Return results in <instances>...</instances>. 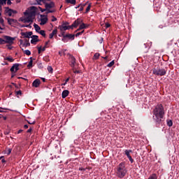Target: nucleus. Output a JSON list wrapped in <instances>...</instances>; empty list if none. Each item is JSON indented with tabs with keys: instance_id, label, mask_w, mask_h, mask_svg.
Masks as SVG:
<instances>
[{
	"instance_id": "nucleus-26",
	"label": "nucleus",
	"mask_w": 179,
	"mask_h": 179,
	"mask_svg": "<svg viewBox=\"0 0 179 179\" xmlns=\"http://www.w3.org/2000/svg\"><path fill=\"white\" fill-rule=\"evenodd\" d=\"M39 34H41V36H42L43 37H45V36H46V35H45V31H44V30H41V31H39Z\"/></svg>"
},
{
	"instance_id": "nucleus-9",
	"label": "nucleus",
	"mask_w": 179,
	"mask_h": 179,
	"mask_svg": "<svg viewBox=\"0 0 179 179\" xmlns=\"http://www.w3.org/2000/svg\"><path fill=\"white\" fill-rule=\"evenodd\" d=\"M31 38H32L31 40V44H36V43H38V41H40L38 36L37 35H33L31 36Z\"/></svg>"
},
{
	"instance_id": "nucleus-43",
	"label": "nucleus",
	"mask_w": 179,
	"mask_h": 179,
	"mask_svg": "<svg viewBox=\"0 0 179 179\" xmlns=\"http://www.w3.org/2000/svg\"><path fill=\"white\" fill-rule=\"evenodd\" d=\"M129 160V162L132 164L134 163V159H132V157L130 155V157H127Z\"/></svg>"
},
{
	"instance_id": "nucleus-47",
	"label": "nucleus",
	"mask_w": 179,
	"mask_h": 179,
	"mask_svg": "<svg viewBox=\"0 0 179 179\" xmlns=\"http://www.w3.org/2000/svg\"><path fill=\"white\" fill-rule=\"evenodd\" d=\"M5 2H6L7 1V5H12V1H10V0H4Z\"/></svg>"
},
{
	"instance_id": "nucleus-29",
	"label": "nucleus",
	"mask_w": 179,
	"mask_h": 179,
	"mask_svg": "<svg viewBox=\"0 0 179 179\" xmlns=\"http://www.w3.org/2000/svg\"><path fill=\"white\" fill-rule=\"evenodd\" d=\"M114 64H115V62L113 60L107 65L108 68H111V66H113Z\"/></svg>"
},
{
	"instance_id": "nucleus-53",
	"label": "nucleus",
	"mask_w": 179,
	"mask_h": 179,
	"mask_svg": "<svg viewBox=\"0 0 179 179\" xmlns=\"http://www.w3.org/2000/svg\"><path fill=\"white\" fill-rule=\"evenodd\" d=\"M80 171H86V169H83V167L79 168Z\"/></svg>"
},
{
	"instance_id": "nucleus-64",
	"label": "nucleus",
	"mask_w": 179,
	"mask_h": 179,
	"mask_svg": "<svg viewBox=\"0 0 179 179\" xmlns=\"http://www.w3.org/2000/svg\"><path fill=\"white\" fill-rule=\"evenodd\" d=\"M12 12H13V13H14V14L17 13V11H16V10H13V9H12Z\"/></svg>"
},
{
	"instance_id": "nucleus-58",
	"label": "nucleus",
	"mask_w": 179,
	"mask_h": 179,
	"mask_svg": "<svg viewBox=\"0 0 179 179\" xmlns=\"http://www.w3.org/2000/svg\"><path fill=\"white\" fill-rule=\"evenodd\" d=\"M50 43V41H48L45 43V47H47L48 44Z\"/></svg>"
},
{
	"instance_id": "nucleus-19",
	"label": "nucleus",
	"mask_w": 179,
	"mask_h": 179,
	"mask_svg": "<svg viewBox=\"0 0 179 179\" xmlns=\"http://www.w3.org/2000/svg\"><path fill=\"white\" fill-rule=\"evenodd\" d=\"M7 20H8V24H12V23H16V22H17V20L12 18H8Z\"/></svg>"
},
{
	"instance_id": "nucleus-37",
	"label": "nucleus",
	"mask_w": 179,
	"mask_h": 179,
	"mask_svg": "<svg viewBox=\"0 0 179 179\" xmlns=\"http://www.w3.org/2000/svg\"><path fill=\"white\" fill-rule=\"evenodd\" d=\"M83 33H85V30H83V31H80V32H78V33L76 34V37H79V36H82Z\"/></svg>"
},
{
	"instance_id": "nucleus-8",
	"label": "nucleus",
	"mask_w": 179,
	"mask_h": 179,
	"mask_svg": "<svg viewBox=\"0 0 179 179\" xmlns=\"http://www.w3.org/2000/svg\"><path fill=\"white\" fill-rule=\"evenodd\" d=\"M42 3L45 4V8L46 9H52V8H55V3L52 1L50 3H45V1L44 2H42Z\"/></svg>"
},
{
	"instance_id": "nucleus-22",
	"label": "nucleus",
	"mask_w": 179,
	"mask_h": 179,
	"mask_svg": "<svg viewBox=\"0 0 179 179\" xmlns=\"http://www.w3.org/2000/svg\"><path fill=\"white\" fill-rule=\"evenodd\" d=\"M62 41H63V43H68V38L65 36V34H62Z\"/></svg>"
},
{
	"instance_id": "nucleus-2",
	"label": "nucleus",
	"mask_w": 179,
	"mask_h": 179,
	"mask_svg": "<svg viewBox=\"0 0 179 179\" xmlns=\"http://www.w3.org/2000/svg\"><path fill=\"white\" fill-rule=\"evenodd\" d=\"M116 174L119 178H124L127 174V168H125V164L121 162L116 169Z\"/></svg>"
},
{
	"instance_id": "nucleus-17",
	"label": "nucleus",
	"mask_w": 179,
	"mask_h": 179,
	"mask_svg": "<svg viewBox=\"0 0 179 179\" xmlns=\"http://www.w3.org/2000/svg\"><path fill=\"white\" fill-rule=\"evenodd\" d=\"M130 153H132V150H125L124 155L127 156V157H131Z\"/></svg>"
},
{
	"instance_id": "nucleus-35",
	"label": "nucleus",
	"mask_w": 179,
	"mask_h": 179,
	"mask_svg": "<svg viewBox=\"0 0 179 179\" xmlns=\"http://www.w3.org/2000/svg\"><path fill=\"white\" fill-rule=\"evenodd\" d=\"M76 22L79 25L83 22V20H82V19H80V18H78L76 20Z\"/></svg>"
},
{
	"instance_id": "nucleus-15",
	"label": "nucleus",
	"mask_w": 179,
	"mask_h": 179,
	"mask_svg": "<svg viewBox=\"0 0 179 179\" xmlns=\"http://www.w3.org/2000/svg\"><path fill=\"white\" fill-rule=\"evenodd\" d=\"M65 37H67L69 40H75V34H67L65 35Z\"/></svg>"
},
{
	"instance_id": "nucleus-4",
	"label": "nucleus",
	"mask_w": 179,
	"mask_h": 179,
	"mask_svg": "<svg viewBox=\"0 0 179 179\" xmlns=\"http://www.w3.org/2000/svg\"><path fill=\"white\" fill-rule=\"evenodd\" d=\"M24 15L25 16H27L24 19V23H33V17H34V12H30V13L24 12Z\"/></svg>"
},
{
	"instance_id": "nucleus-48",
	"label": "nucleus",
	"mask_w": 179,
	"mask_h": 179,
	"mask_svg": "<svg viewBox=\"0 0 179 179\" xmlns=\"http://www.w3.org/2000/svg\"><path fill=\"white\" fill-rule=\"evenodd\" d=\"M3 110H6V108L0 107V113H5Z\"/></svg>"
},
{
	"instance_id": "nucleus-45",
	"label": "nucleus",
	"mask_w": 179,
	"mask_h": 179,
	"mask_svg": "<svg viewBox=\"0 0 179 179\" xmlns=\"http://www.w3.org/2000/svg\"><path fill=\"white\" fill-rule=\"evenodd\" d=\"M111 27V24H110V23H106L105 24L106 29H108V27Z\"/></svg>"
},
{
	"instance_id": "nucleus-59",
	"label": "nucleus",
	"mask_w": 179,
	"mask_h": 179,
	"mask_svg": "<svg viewBox=\"0 0 179 179\" xmlns=\"http://www.w3.org/2000/svg\"><path fill=\"white\" fill-rule=\"evenodd\" d=\"M48 46H44L43 48H41L42 51H45V48H47Z\"/></svg>"
},
{
	"instance_id": "nucleus-3",
	"label": "nucleus",
	"mask_w": 179,
	"mask_h": 179,
	"mask_svg": "<svg viewBox=\"0 0 179 179\" xmlns=\"http://www.w3.org/2000/svg\"><path fill=\"white\" fill-rule=\"evenodd\" d=\"M152 73L157 76H164L167 73V70L157 67L152 69Z\"/></svg>"
},
{
	"instance_id": "nucleus-24",
	"label": "nucleus",
	"mask_w": 179,
	"mask_h": 179,
	"mask_svg": "<svg viewBox=\"0 0 179 179\" xmlns=\"http://www.w3.org/2000/svg\"><path fill=\"white\" fill-rule=\"evenodd\" d=\"M6 61H8L9 62H13L15 61V59L12 57H6L4 58Z\"/></svg>"
},
{
	"instance_id": "nucleus-10",
	"label": "nucleus",
	"mask_w": 179,
	"mask_h": 179,
	"mask_svg": "<svg viewBox=\"0 0 179 179\" xmlns=\"http://www.w3.org/2000/svg\"><path fill=\"white\" fill-rule=\"evenodd\" d=\"M70 66H71V68H75V64H76V59L73 55H70Z\"/></svg>"
},
{
	"instance_id": "nucleus-63",
	"label": "nucleus",
	"mask_w": 179,
	"mask_h": 179,
	"mask_svg": "<svg viewBox=\"0 0 179 179\" xmlns=\"http://www.w3.org/2000/svg\"><path fill=\"white\" fill-rule=\"evenodd\" d=\"M19 42H20V45L23 44V40L20 39Z\"/></svg>"
},
{
	"instance_id": "nucleus-30",
	"label": "nucleus",
	"mask_w": 179,
	"mask_h": 179,
	"mask_svg": "<svg viewBox=\"0 0 179 179\" xmlns=\"http://www.w3.org/2000/svg\"><path fill=\"white\" fill-rule=\"evenodd\" d=\"M168 127H173V120H166Z\"/></svg>"
},
{
	"instance_id": "nucleus-11",
	"label": "nucleus",
	"mask_w": 179,
	"mask_h": 179,
	"mask_svg": "<svg viewBox=\"0 0 179 179\" xmlns=\"http://www.w3.org/2000/svg\"><path fill=\"white\" fill-rule=\"evenodd\" d=\"M41 83V81H40V79H36L35 80H34L33 83H32V86L34 87H38V86H40Z\"/></svg>"
},
{
	"instance_id": "nucleus-5",
	"label": "nucleus",
	"mask_w": 179,
	"mask_h": 179,
	"mask_svg": "<svg viewBox=\"0 0 179 179\" xmlns=\"http://www.w3.org/2000/svg\"><path fill=\"white\" fill-rule=\"evenodd\" d=\"M4 44H13V41H15V38L10 37L9 36H4Z\"/></svg>"
},
{
	"instance_id": "nucleus-25",
	"label": "nucleus",
	"mask_w": 179,
	"mask_h": 179,
	"mask_svg": "<svg viewBox=\"0 0 179 179\" xmlns=\"http://www.w3.org/2000/svg\"><path fill=\"white\" fill-rule=\"evenodd\" d=\"M80 29H81L82 30H83V29H87V25H86L85 23H82L80 25Z\"/></svg>"
},
{
	"instance_id": "nucleus-62",
	"label": "nucleus",
	"mask_w": 179,
	"mask_h": 179,
	"mask_svg": "<svg viewBox=\"0 0 179 179\" xmlns=\"http://www.w3.org/2000/svg\"><path fill=\"white\" fill-rule=\"evenodd\" d=\"M22 132H23V130L22 129H20V130H18L17 134H22Z\"/></svg>"
},
{
	"instance_id": "nucleus-61",
	"label": "nucleus",
	"mask_w": 179,
	"mask_h": 179,
	"mask_svg": "<svg viewBox=\"0 0 179 179\" xmlns=\"http://www.w3.org/2000/svg\"><path fill=\"white\" fill-rule=\"evenodd\" d=\"M24 129H27V128H29V125L25 124V125L24 126Z\"/></svg>"
},
{
	"instance_id": "nucleus-14",
	"label": "nucleus",
	"mask_w": 179,
	"mask_h": 179,
	"mask_svg": "<svg viewBox=\"0 0 179 179\" xmlns=\"http://www.w3.org/2000/svg\"><path fill=\"white\" fill-rule=\"evenodd\" d=\"M47 22H48V18L47 17L44 18H41V23H40L41 26H44V24H45Z\"/></svg>"
},
{
	"instance_id": "nucleus-18",
	"label": "nucleus",
	"mask_w": 179,
	"mask_h": 179,
	"mask_svg": "<svg viewBox=\"0 0 179 179\" xmlns=\"http://www.w3.org/2000/svg\"><path fill=\"white\" fill-rule=\"evenodd\" d=\"M22 47H30V42L28 39H24V43L22 44Z\"/></svg>"
},
{
	"instance_id": "nucleus-39",
	"label": "nucleus",
	"mask_w": 179,
	"mask_h": 179,
	"mask_svg": "<svg viewBox=\"0 0 179 179\" xmlns=\"http://www.w3.org/2000/svg\"><path fill=\"white\" fill-rule=\"evenodd\" d=\"M7 155L8 156H9V155H10V153H12V148H8L7 149Z\"/></svg>"
},
{
	"instance_id": "nucleus-54",
	"label": "nucleus",
	"mask_w": 179,
	"mask_h": 179,
	"mask_svg": "<svg viewBox=\"0 0 179 179\" xmlns=\"http://www.w3.org/2000/svg\"><path fill=\"white\" fill-rule=\"evenodd\" d=\"M74 73H80V71L79 70H73Z\"/></svg>"
},
{
	"instance_id": "nucleus-23",
	"label": "nucleus",
	"mask_w": 179,
	"mask_h": 179,
	"mask_svg": "<svg viewBox=\"0 0 179 179\" xmlns=\"http://www.w3.org/2000/svg\"><path fill=\"white\" fill-rule=\"evenodd\" d=\"M21 36H22L24 38H29L27 32H21Z\"/></svg>"
},
{
	"instance_id": "nucleus-20",
	"label": "nucleus",
	"mask_w": 179,
	"mask_h": 179,
	"mask_svg": "<svg viewBox=\"0 0 179 179\" xmlns=\"http://www.w3.org/2000/svg\"><path fill=\"white\" fill-rule=\"evenodd\" d=\"M34 27L36 33H39L40 30H41V28L37 24H34Z\"/></svg>"
},
{
	"instance_id": "nucleus-40",
	"label": "nucleus",
	"mask_w": 179,
	"mask_h": 179,
	"mask_svg": "<svg viewBox=\"0 0 179 179\" xmlns=\"http://www.w3.org/2000/svg\"><path fill=\"white\" fill-rule=\"evenodd\" d=\"M27 122L30 125H34V124H36V121H29V120H27Z\"/></svg>"
},
{
	"instance_id": "nucleus-42",
	"label": "nucleus",
	"mask_w": 179,
	"mask_h": 179,
	"mask_svg": "<svg viewBox=\"0 0 179 179\" xmlns=\"http://www.w3.org/2000/svg\"><path fill=\"white\" fill-rule=\"evenodd\" d=\"M2 44H5V39L0 38V45Z\"/></svg>"
},
{
	"instance_id": "nucleus-52",
	"label": "nucleus",
	"mask_w": 179,
	"mask_h": 179,
	"mask_svg": "<svg viewBox=\"0 0 179 179\" xmlns=\"http://www.w3.org/2000/svg\"><path fill=\"white\" fill-rule=\"evenodd\" d=\"M68 30H69V29H73V25H69L67 26Z\"/></svg>"
},
{
	"instance_id": "nucleus-34",
	"label": "nucleus",
	"mask_w": 179,
	"mask_h": 179,
	"mask_svg": "<svg viewBox=\"0 0 179 179\" xmlns=\"http://www.w3.org/2000/svg\"><path fill=\"white\" fill-rule=\"evenodd\" d=\"M148 179H157V176L154 173L151 176H150Z\"/></svg>"
},
{
	"instance_id": "nucleus-16",
	"label": "nucleus",
	"mask_w": 179,
	"mask_h": 179,
	"mask_svg": "<svg viewBox=\"0 0 179 179\" xmlns=\"http://www.w3.org/2000/svg\"><path fill=\"white\" fill-rule=\"evenodd\" d=\"M33 59H33V57H30V61H29V62L27 65L28 69H30L31 68H33Z\"/></svg>"
},
{
	"instance_id": "nucleus-49",
	"label": "nucleus",
	"mask_w": 179,
	"mask_h": 179,
	"mask_svg": "<svg viewBox=\"0 0 179 179\" xmlns=\"http://www.w3.org/2000/svg\"><path fill=\"white\" fill-rule=\"evenodd\" d=\"M41 46H40L39 48H38V54H41Z\"/></svg>"
},
{
	"instance_id": "nucleus-44",
	"label": "nucleus",
	"mask_w": 179,
	"mask_h": 179,
	"mask_svg": "<svg viewBox=\"0 0 179 179\" xmlns=\"http://www.w3.org/2000/svg\"><path fill=\"white\" fill-rule=\"evenodd\" d=\"M28 34V37L30 38L31 36H33V31H28L27 32Z\"/></svg>"
},
{
	"instance_id": "nucleus-57",
	"label": "nucleus",
	"mask_w": 179,
	"mask_h": 179,
	"mask_svg": "<svg viewBox=\"0 0 179 179\" xmlns=\"http://www.w3.org/2000/svg\"><path fill=\"white\" fill-rule=\"evenodd\" d=\"M22 27H29V29H31V25L29 24L28 25L22 26Z\"/></svg>"
},
{
	"instance_id": "nucleus-46",
	"label": "nucleus",
	"mask_w": 179,
	"mask_h": 179,
	"mask_svg": "<svg viewBox=\"0 0 179 179\" xmlns=\"http://www.w3.org/2000/svg\"><path fill=\"white\" fill-rule=\"evenodd\" d=\"M39 9L41 12H45V10L47 11V8H42L41 7H39Z\"/></svg>"
},
{
	"instance_id": "nucleus-32",
	"label": "nucleus",
	"mask_w": 179,
	"mask_h": 179,
	"mask_svg": "<svg viewBox=\"0 0 179 179\" xmlns=\"http://www.w3.org/2000/svg\"><path fill=\"white\" fill-rule=\"evenodd\" d=\"M90 8H92V3H90L86 8L85 13H87L90 11Z\"/></svg>"
},
{
	"instance_id": "nucleus-60",
	"label": "nucleus",
	"mask_w": 179,
	"mask_h": 179,
	"mask_svg": "<svg viewBox=\"0 0 179 179\" xmlns=\"http://www.w3.org/2000/svg\"><path fill=\"white\" fill-rule=\"evenodd\" d=\"M31 131H33V129H31V128H29V129L27 130V132L30 133V132H31Z\"/></svg>"
},
{
	"instance_id": "nucleus-27",
	"label": "nucleus",
	"mask_w": 179,
	"mask_h": 179,
	"mask_svg": "<svg viewBox=\"0 0 179 179\" xmlns=\"http://www.w3.org/2000/svg\"><path fill=\"white\" fill-rule=\"evenodd\" d=\"M6 13L7 15H8V16H12V14H13L12 9L8 8V10H6Z\"/></svg>"
},
{
	"instance_id": "nucleus-12",
	"label": "nucleus",
	"mask_w": 179,
	"mask_h": 179,
	"mask_svg": "<svg viewBox=\"0 0 179 179\" xmlns=\"http://www.w3.org/2000/svg\"><path fill=\"white\" fill-rule=\"evenodd\" d=\"M69 95V91L68 90H65L62 93V99H66V97H68Z\"/></svg>"
},
{
	"instance_id": "nucleus-7",
	"label": "nucleus",
	"mask_w": 179,
	"mask_h": 179,
	"mask_svg": "<svg viewBox=\"0 0 179 179\" xmlns=\"http://www.w3.org/2000/svg\"><path fill=\"white\" fill-rule=\"evenodd\" d=\"M19 66H20V64H14L10 69V72H14L15 73H16V72H17V71H19L20 69Z\"/></svg>"
},
{
	"instance_id": "nucleus-51",
	"label": "nucleus",
	"mask_w": 179,
	"mask_h": 179,
	"mask_svg": "<svg viewBox=\"0 0 179 179\" xmlns=\"http://www.w3.org/2000/svg\"><path fill=\"white\" fill-rule=\"evenodd\" d=\"M16 94H17V96H21V94H22V91H21V90H19V91H17V92H16Z\"/></svg>"
},
{
	"instance_id": "nucleus-36",
	"label": "nucleus",
	"mask_w": 179,
	"mask_h": 179,
	"mask_svg": "<svg viewBox=\"0 0 179 179\" xmlns=\"http://www.w3.org/2000/svg\"><path fill=\"white\" fill-rule=\"evenodd\" d=\"M52 71H53V69H52V66H48V71L49 73H52Z\"/></svg>"
},
{
	"instance_id": "nucleus-13",
	"label": "nucleus",
	"mask_w": 179,
	"mask_h": 179,
	"mask_svg": "<svg viewBox=\"0 0 179 179\" xmlns=\"http://www.w3.org/2000/svg\"><path fill=\"white\" fill-rule=\"evenodd\" d=\"M57 33H58V29H55L51 34H49V38H54V36H56Z\"/></svg>"
},
{
	"instance_id": "nucleus-6",
	"label": "nucleus",
	"mask_w": 179,
	"mask_h": 179,
	"mask_svg": "<svg viewBox=\"0 0 179 179\" xmlns=\"http://www.w3.org/2000/svg\"><path fill=\"white\" fill-rule=\"evenodd\" d=\"M66 24H69V23L66 22L63 23L62 25H59L58 29H59L60 31H62V34H65V31L68 30V26Z\"/></svg>"
},
{
	"instance_id": "nucleus-28",
	"label": "nucleus",
	"mask_w": 179,
	"mask_h": 179,
	"mask_svg": "<svg viewBox=\"0 0 179 179\" xmlns=\"http://www.w3.org/2000/svg\"><path fill=\"white\" fill-rule=\"evenodd\" d=\"M99 57H100V53L96 52L94 55V59H99Z\"/></svg>"
},
{
	"instance_id": "nucleus-55",
	"label": "nucleus",
	"mask_w": 179,
	"mask_h": 179,
	"mask_svg": "<svg viewBox=\"0 0 179 179\" xmlns=\"http://www.w3.org/2000/svg\"><path fill=\"white\" fill-rule=\"evenodd\" d=\"M83 9H84L83 6H80V8L78 10L79 12H83Z\"/></svg>"
},
{
	"instance_id": "nucleus-33",
	"label": "nucleus",
	"mask_w": 179,
	"mask_h": 179,
	"mask_svg": "<svg viewBox=\"0 0 179 179\" xmlns=\"http://www.w3.org/2000/svg\"><path fill=\"white\" fill-rule=\"evenodd\" d=\"M24 54H25L26 55H31V52H30V50H24Z\"/></svg>"
},
{
	"instance_id": "nucleus-1",
	"label": "nucleus",
	"mask_w": 179,
	"mask_h": 179,
	"mask_svg": "<svg viewBox=\"0 0 179 179\" xmlns=\"http://www.w3.org/2000/svg\"><path fill=\"white\" fill-rule=\"evenodd\" d=\"M164 106L163 104L158 103L153 109V116L152 120L156 123L157 125H160L163 122V119L164 118Z\"/></svg>"
},
{
	"instance_id": "nucleus-50",
	"label": "nucleus",
	"mask_w": 179,
	"mask_h": 179,
	"mask_svg": "<svg viewBox=\"0 0 179 179\" xmlns=\"http://www.w3.org/2000/svg\"><path fill=\"white\" fill-rule=\"evenodd\" d=\"M52 22H57V17H55L54 15L52 16Z\"/></svg>"
},
{
	"instance_id": "nucleus-41",
	"label": "nucleus",
	"mask_w": 179,
	"mask_h": 179,
	"mask_svg": "<svg viewBox=\"0 0 179 179\" xmlns=\"http://www.w3.org/2000/svg\"><path fill=\"white\" fill-rule=\"evenodd\" d=\"M72 25H73V27H78V26H79L78 24V22H76V21H74Z\"/></svg>"
},
{
	"instance_id": "nucleus-38",
	"label": "nucleus",
	"mask_w": 179,
	"mask_h": 179,
	"mask_svg": "<svg viewBox=\"0 0 179 179\" xmlns=\"http://www.w3.org/2000/svg\"><path fill=\"white\" fill-rule=\"evenodd\" d=\"M45 0H36V2H37L38 5H41V2L45 1Z\"/></svg>"
},
{
	"instance_id": "nucleus-31",
	"label": "nucleus",
	"mask_w": 179,
	"mask_h": 179,
	"mask_svg": "<svg viewBox=\"0 0 179 179\" xmlns=\"http://www.w3.org/2000/svg\"><path fill=\"white\" fill-rule=\"evenodd\" d=\"M55 12V9L50 10V8L46 9V13H54Z\"/></svg>"
},
{
	"instance_id": "nucleus-56",
	"label": "nucleus",
	"mask_w": 179,
	"mask_h": 179,
	"mask_svg": "<svg viewBox=\"0 0 179 179\" xmlns=\"http://www.w3.org/2000/svg\"><path fill=\"white\" fill-rule=\"evenodd\" d=\"M38 68H40V69H43V64H38Z\"/></svg>"
},
{
	"instance_id": "nucleus-21",
	"label": "nucleus",
	"mask_w": 179,
	"mask_h": 179,
	"mask_svg": "<svg viewBox=\"0 0 179 179\" xmlns=\"http://www.w3.org/2000/svg\"><path fill=\"white\" fill-rule=\"evenodd\" d=\"M66 3H71V5H76V0H66Z\"/></svg>"
}]
</instances>
